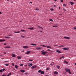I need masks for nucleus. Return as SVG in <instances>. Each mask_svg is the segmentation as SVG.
<instances>
[{"label":"nucleus","instance_id":"nucleus-10","mask_svg":"<svg viewBox=\"0 0 76 76\" xmlns=\"http://www.w3.org/2000/svg\"><path fill=\"white\" fill-rule=\"evenodd\" d=\"M54 74H56V75H57V74H58V72L55 71L54 72Z\"/></svg>","mask_w":76,"mask_h":76},{"label":"nucleus","instance_id":"nucleus-2","mask_svg":"<svg viewBox=\"0 0 76 76\" xmlns=\"http://www.w3.org/2000/svg\"><path fill=\"white\" fill-rule=\"evenodd\" d=\"M36 67H37V65L33 66L31 67V69H33L34 68H36Z\"/></svg>","mask_w":76,"mask_h":76},{"label":"nucleus","instance_id":"nucleus-22","mask_svg":"<svg viewBox=\"0 0 76 76\" xmlns=\"http://www.w3.org/2000/svg\"><path fill=\"white\" fill-rule=\"evenodd\" d=\"M70 3L71 4V5H73V4H74V3L73 2H70Z\"/></svg>","mask_w":76,"mask_h":76},{"label":"nucleus","instance_id":"nucleus-44","mask_svg":"<svg viewBox=\"0 0 76 76\" xmlns=\"http://www.w3.org/2000/svg\"><path fill=\"white\" fill-rule=\"evenodd\" d=\"M36 10H39V9H37V8H36Z\"/></svg>","mask_w":76,"mask_h":76},{"label":"nucleus","instance_id":"nucleus-58","mask_svg":"<svg viewBox=\"0 0 76 76\" xmlns=\"http://www.w3.org/2000/svg\"><path fill=\"white\" fill-rule=\"evenodd\" d=\"M40 28H41L42 29H43V28H42V27H41Z\"/></svg>","mask_w":76,"mask_h":76},{"label":"nucleus","instance_id":"nucleus-3","mask_svg":"<svg viewBox=\"0 0 76 76\" xmlns=\"http://www.w3.org/2000/svg\"><path fill=\"white\" fill-rule=\"evenodd\" d=\"M69 49V48H63V49L64 50H68Z\"/></svg>","mask_w":76,"mask_h":76},{"label":"nucleus","instance_id":"nucleus-35","mask_svg":"<svg viewBox=\"0 0 76 76\" xmlns=\"http://www.w3.org/2000/svg\"><path fill=\"white\" fill-rule=\"evenodd\" d=\"M50 10H51V11H53L54 10L53 9V8H51L50 9Z\"/></svg>","mask_w":76,"mask_h":76},{"label":"nucleus","instance_id":"nucleus-33","mask_svg":"<svg viewBox=\"0 0 76 76\" xmlns=\"http://www.w3.org/2000/svg\"><path fill=\"white\" fill-rule=\"evenodd\" d=\"M0 73H2L3 72V70L2 69L0 70Z\"/></svg>","mask_w":76,"mask_h":76},{"label":"nucleus","instance_id":"nucleus-14","mask_svg":"<svg viewBox=\"0 0 76 76\" xmlns=\"http://www.w3.org/2000/svg\"><path fill=\"white\" fill-rule=\"evenodd\" d=\"M17 58H18V59H20L21 58H22V57H21V56H18L17 57Z\"/></svg>","mask_w":76,"mask_h":76},{"label":"nucleus","instance_id":"nucleus-59","mask_svg":"<svg viewBox=\"0 0 76 76\" xmlns=\"http://www.w3.org/2000/svg\"><path fill=\"white\" fill-rule=\"evenodd\" d=\"M30 3H31V4H32V2H30Z\"/></svg>","mask_w":76,"mask_h":76},{"label":"nucleus","instance_id":"nucleus-54","mask_svg":"<svg viewBox=\"0 0 76 76\" xmlns=\"http://www.w3.org/2000/svg\"><path fill=\"white\" fill-rule=\"evenodd\" d=\"M41 27H40L39 26L38 27V28H41Z\"/></svg>","mask_w":76,"mask_h":76},{"label":"nucleus","instance_id":"nucleus-27","mask_svg":"<svg viewBox=\"0 0 76 76\" xmlns=\"http://www.w3.org/2000/svg\"><path fill=\"white\" fill-rule=\"evenodd\" d=\"M46 47H47V48H51V46H47Z\"/></svg>","mask_w":76,"mask_h":76},{"label":"nucleus","instance_id":"nucleus-55","mask_svg":"<svg viewBox=\"0 0 76 76\" xmlns=\"http://www.w3.org/2000/svg\"><path fill=\"white\" fill-rule=\"evenodd\" d=\"M2 14V13H1V12H0V14Z\"/></svg>","mask_w":76,"mask_h":76},{"label":"nucleus","instance_id":"nucleus-31","mask_svg":"<svg viewBox=\"0 0 76 76\" xmlns=\"http://www.w3.org/2000/svg\"><path fill=\"white\" fill-rule=\"evenodd\" d=\"M66 6H67V4H63V6H64V7H65Z\"/></svg>","mask_w":76,"mask_h":76},{"label":"nucleus","instance_id":"nucleus-13","mask_svg":"<svg viewBox=\"0 0 76 76\" xmlns=\"http://www.w3.org/2000/svg\"><path fill=\"white\" fill-rule=\"evenodd\" d=\"M36 50H41V48H36Z\"/></svg>","mask_w":76,"mask_h":76},{"label":"nucleus","instance_id":"nucleus-1","mask_svg":"<svg viewBox=\"0 0 76 76\" xmlns=\"http://www.w3.org/2000/svg\"><path fill=\"white\" fill-rule=\"evenodd\" d=\"M65 70L66 72H68L69 74H71V72H70V70L69 69H65Z\"/></svg>","mask_w":76,"mask_h":76},{"label":"nucleus","instance_id":"nucleus-21","mask_svg":"<svg viewBox=\"0 0 76 76\" xmlns=\"http://www.w3.org/2000/svg\"><path fill=\"white\" fill-rule=\"evenodd\" d=\"M15 67L16 69H18V66L17 65H15Z\"/></svg>","mask_w":76,"mask_h":76},{"label":"nucleus","instance_id":"nucleus-56","mask_svg":"<svg viewBox=\"0 0 76 76\" xmlns=\"http://www.w3.org/2000/svg\"><path fill=\"white\" fill-rule=\"evenodd\" d=\"M54 7H56V5H54Z\"/></svg>","mask_w":76,"mask_h":76},{"label":"nucleus","instance_id":"nucleus-57","mask_svg":"<svg viewBox=\"0 0 76 76\" xmlns=\"http://www.w3.org/2000/svg\"><path fill=\"white\" fill-rule=\"evenodd\" d=\"M45 76H48V75H46Z\"/></svg>","mask_w":76,"mask_h":76},{"label":"nucleus","instance_id":"nucleus-30","mask_svg":"<svg viewBox=\"0 0 76 76\" xmlns=\"http://www.w3.org/2000/svg\"><path fill=\"white\" fill-rule=\"evenodd\" d=\"M64 47V45H61V46H59V47Z\"/></svg>","mask_w":76,"mask_h":76},{"label":"nucleus","instance_id":"nucleus-64","mask_svg":"<svg viewBox=\"0 0 76 76\" xmlns=\"http://www.w3.org/2000/svg\"><path fill=\"white\" fill-rule=\"evenodd\" d=\"M42 32V31H40V32Z\"/></svg>","mask_w":76,"mask_h":76},{"label":"nucleus","instance_id":"nucleus-32","mask_svg":"<svg viewBox=\"0 0 76 76\" xmlns=\"http://www.w3.org/2000/svg\"><path fill=\"white\" fill-rule=\"evenodd\" d=\"M41 71H42L40 69L38 71V73H40V72H41Z\"/></svg>","mask_w":76,"mask_h":76},{"label":"nucleus","instance_id":"nucleus-60","mask_svg":"<svg viewBox=\"0 0 76 76\" xmlns=\"http://www.w3.org/2000/svg\"><path fill=\"white\" fill-rule=\"evenodd\" d=\"M75 65L76 66V62L75 63Z\"/></svg>","mask_w":76,"mask_h":76},{"label":"nucleus","instance_id":"nucleus-4","mask_svg":"<svg viewBox=\"0 0 76 76\" xmlns=\"http://www.w3.org/2000/svg\"><path fill=\"white\" fill-rule=\"evenodd\" d=\"M23 48L27 49V48H28V47L26 46H23Z\"/></svg>","mask_w":76,"mask_h":76},{"label":"nucleus","instance_id":"nucleus-38","mask_svg":"<svg viewBox=\"0 0 76 76\" xmlns=\"http://www.w3.org/2000/svg\"><path fill=\"white\" fill-rule=\"evenodd\" d=\"M46 70H50V68H47L46 69Z\"/></svg>","mask_w":76,"mask_h":76},{"label":"nucleus","instance_id":"nucleus-23","mask_svg":"<svg viewBox=\"0 0 76 76\" xmlns=\"http://www.w3.org/2000/svg\"><path fill=\"white\" fill-rule=\"evenodd\" d=\"M64 58V56H62V57H59L60 59H61V58Z\"/></svg>","mask_w":76,"mask_h":76},{"label":"nucleus","instance_id":"nucleus-47","mask_svg":"<svg viewBox=\"0 0 76 76\" xmlns=\"http://www.w3.org/2000/svg\"><path fill=\"white\" fill-rule=\"evenodd\" d=\"M21 31H22V32H23V31H25V30H21Z\"/></svg>","mask_w":76,"mask_h":76},{"label":"nucleus","instance_id":"nucleus-11","mask_svg":"<svg viewBox=\"0 0 76 76\" xmlns=\"http://www.w3.org/2000/svg\"><path fill=\"white\" fill-rule=\"evenodd\" d=\"M64 38L65 39H70V37H64Z\"/></svg>","mask_w":76,"mask_h":76},{"label":"nucleus","instance_id":"nucleus-20","mask_svg":"<svg viewBox=\"0 0 76 76\" xmlns=\"http://www.w3.org/2000/svg\"><path fill=\"white\" fill-rule=\"evenodd\" d=\"M33 65L31 63L30 64V65H28V67H31V66H32Z\"/></svg>","mask_w":76,"mask_h":76},{"label":"nucleus","instance_id":"nucleus-6","mask_svg":"<svg viewBox=\"0 0 76 76\" xmlns=\"http://www.w3.org/2000/svg\"><path fill=\"white\" fill-rule=\"evenodd\" d=\"M11 47L10 46H6L4 48H10Z\"/></svg>","mask_w":76,"mask_h":76},{"label":"nucleus","instance_id":"nucleus-52","mask_svg":"<svg viewBox=\"0 0 76 76\" xmlns=\"http://www.w3.org/2000/svg\"><path fill=\"white\" fill-rule=\"evenodd\" d=\"M63 10H64V11H66V10L64 9Z\"/></svg>","mask_w":76,"mask_h":76},{"label":"nucleus","instance_id":"nucleus-34","mask_svg":"<svg viewBox=\"0 0 76 76\" xmlns=\"http://www.w3.org/2000/svg\"><path fill=\"white\" fill-rule=\"evenodd\" d=\"M5 38H10V37H6Z\"/></svg>","mask_w":76,"mask_h":76},{"label":"nucleus","instance_id":"nucleus-28","mask_svg":"<svg viewBox=\"0 0 76 76\" xmlns=\"http://www.w3.org/2000/svg\"><path fill=\"white\" fill-rule=\"evenodd\" d=\"M50 21L51 22H53V19H50Z\"/></svg>","mask_w":76,"mask_h":76},{"label":"nucleus","instance_id":"nucleus-42","mask_svg":"<svg viewBox=\"0 0 76 76\" xmlns=\"http://www.w3.org/2000/svg\"><path fill=\"white\" fill-rule=\"evenodd\" d=\"M6 70V69H5V68H3V71H4V70Z\"/></svg>","mask_w":76,"mask_h":76},{"label":"nucleus","instance_id":"nucleus-24","mask_svg":"<svg viewBox=\"0 0 76 76\" xmlns=\"http://www.w3.org/2000/svg\"><path fill=\"white\" fill-rule=\"evenodd\" d=\"M28 61H33V60H31V59L29 58L28 59Z\"/></svg>","mask_w":76,"mask_h":76},{"label":"nucleus","instance_id":"nucleus-63","mask_svg":"<svg viewBox=\"0 0 76 76\" xmlns=\"http://www.w3.org/2000/svg\"><path fill=\"white\" fill-rule=\"evenodd\" d=\"M54 1H56L57 0H54Z\"/></svg>","mask_w":76,"mask_h":76},{"label":"nucleus","instance_id":"nucleus-49","mask_svg":"<svg viewBox=\"0 0 76 76\" xmlns=\"http://www.w3.org/2000/svg\"><path fill=\"white\" fill-rule=\"evenodd\" d=\"M4 54H6V52H4L3 53Z\"/></svg>","mask_w":76,"mask_h":76},{"label":"nucleus","instance_id":"nucleus-45","mask_svg":"<svg viewBox=\"0 0 76 76\" xmlns=\"http://www.w3.org/2000/svg\"><path fill=\"white\" fill-rule=\"evenodd\" d=\"M53 27H56V28H57V26H53Z\"/></svg>","mask_w":76,"mask_h":76},{"label":"nucleus","instance_id":"nucleus-41","mask_svg":"<svg viewBox=\"0 0 76 76\" xmlns=\"http://www.w3.org/2000/svg\"><path fill=\"white\" fill-rule=\"evenodd\" d=\"M48 51H51V50H50V49H48Z\"/></svg>","mask_w":76,"mask_h":76},{"label":"nucleus","instance_id":"nucleus-46","mask_svg":"<svg viewBox=\"0 0 76 76\" xmlns=\"http://www.w3.org/2000/svg\"><path fill=\"white\" fill-rule=\"evenodd\" d=\"M21 37H23V38H25V37L22 36V35L21 36Z\"/></svg>","mask_w":76,"mask_h":76},{"label":"nucleus","instance_id":"nucleus-37","mask_svg":"<svg viewBox=\"0 0 76 76\" xmlns=\"http://www.w3.org/2000/svg\"><path fill=\"white\" fill-rule=\"evenodd\" d=\"M12 66H15V64L13 63H12Z\"/></svg>","mask_w":76,"mask_h":76},{"label":"nucleus","instance_id":"nucleus-51","mask_svg":"<svg viewBox=\"0 0 76 76\" xmlns=\"http://www.w3.org/2000/svg\"><path fill=\"white\" fill-rule=\"evenodd\" d=\"M74 29H75V30H76V27H74Z\"/></svg>","mask_w":76,"mask_h":76},{"label":"nucleus","instance_id":"nucleus-15","mask_svg":"<svg viewBox=\"0 0 76 76\" xmlns=\"http://www.w3.org/2000/svg\"><path fill=\"white\" fill-rule=\"evenodd\" d=\"M64 63H66V64H68V63H69V62L66 61V60H65L64 61Z\"/></svg>","mask_w":76,"mask_h":76},{"label":"nucleus","instance_id":"nucleus-48","mask_svg":"<svg viewBox=\"0 0 76 76\" xmlns=\"http://www.w3.org/2000/svg\"><path fill=\"white\" fill-rule=\"evenodd\" d=\"M2 76H6V75H2Z\"/></svg>","mask_w":76,"mask_h":76},{"label":"nucleus","instance_id":"nucleus-43","mask_svg":"<svg viewBox=\"0 0 76 76\" xmlns=\"http://www.w3.org/2000/svg\"><path fill=\"white\" fill-rule=\"evenodd\" d=\"M61 1L62 3H63V0H61Z\"/></svg>","mask_w":76,"mask_h":76},{"label":"nucleus","instance_id":"nucleus-29","mask_svg":"<svg viewBox=\"0 0 76 76\" xmlns=\"http://www.w3.org/2000/svg\"><path fill=\"white\" fill-rule=\"evenodd\" d=\"M15 33H16L17 34H18V33H20V31H17V32L15 31Z\"/></svg>","mask_w":76,"mask_h":76},{"label":"nucleus","instance_id":"nucleus-5","mask_svg":"<svg viewBox=\"0 0 76 76\" xmlns=\"http://www.w3.org/2000/svg\"><path fill=\"white\" fill-rule=\"evenodd\" d=\"M20 72H21V73H24V72H25V71L24 70L21 69L20 70Z\"/></svg>","mask_w":76,"mask_h":76},{"label":"nucleus","instance_id":"nucleus-18","mask_svg":"<svg viewBox=\"0 0 76 76\" xmlns=\"http://www.w3.org/2000/svg\"><path fill=\"white\" fill-rule=\"evenodd\" d=\"M46 53H47L45 52H43L41 54H43V55H45V54H46Z\"/></svg>","mask_w":76,"mask_h":76},{"label":"nucleus","instance_id":"nucleus-61","mask_svg":"<svg viewBox=\"0 0 76 76\" xmlns=\"http://www.w3.org/2000/svg\"><path fill=\"white\" fill-rule=\"evenodd\" d=\"M59 9H61V8L60 7H59Z\"/></svg>","mask_w":76,"mask_h":76},{"label":"nucleus","instance_id":"nucleus-40","mask_svg":"<svg viewBox=\"0 0 76 76\" xmlns=\"http://www.w3.org/2000/svg\"><path fill=\"white\" fill-rule=\"evenodd\" d=\"M28 72H26L25 73V75H28Z\"/></svg>","mask_w":76,"mask_h":76},{"label":"nucleus","instance_id":"nucleus-26","mask_svg":"<svg viewBox=\"0 0 76 76\" xmlns=\"http://www.w3.org/2000/svg\"><path fill=\"white\" fill-rule=\"evenodd\" d=\"M41 45V46H42V47H47V45Z\"/></svg>","mask_w":76,"mask_h":76},{"label":"nucleus","instance_id":"nucleus-25","mask_svg":"<svg viewBox=\"0 0 76 76\" xmlns=\"http://www.w3.org/2000/svg\"><path fill=\"white\" fill-rule=\"evenodd\" d=\"M31 45H37L33 43V44H31Z\"/></svg>","mask_w":76,"mask_h":76},{"label":"nucleus","instance_id":"nucleus-9","mask_svg":"<svg viewBox=\"0 0 76 76\" xmlns=\"http://www.w3.org/2000/svg\"><path fill=\"white\" fill-rule=\"evenodd\" d=\"M30 53H31V52H30V51H28L27 52V53H26V54H29Z\"/></svg>","mask_w":76,"mask_h":76},{"label":"nucleus","instance_id":"nucleus-7","mask_svg":"<svg viewBox=\"0 0 76 76\" xmlns=\"http://www.w3.org/2000/svg\"><path fill=\"white\" fill-rule=\"evenodd\" d=\"M28 29H30V30H33V29H34V27L28 28Z\"/></svg>","mask_w":76,"mask_h":76},{"label":"nucleus","instance_id":"nucleus-39","mask_svg":"<svg viewBox=\"0 0 76 76\" xmlns=\"http://www.w3.org/2000/svg\"><path fill=\"white\" fill-rule=\"evenodd\" d=\"M20 66H23V64H21L20 65Z\"/></svg>","mask_w":76,"mask_h":76},{"label":"nucleus","instance_id":"nucleus-36","mask_svg":"<svg viewBox=\"0 0 76 76\" xmlns=\"http://www.w3.org/2000/svg\"><path fill=\"white\" fill-rule=\"evenodd\" d=\"M9 64H5V66H9Z\"/></svg>","mask_w":76,"mask_h":76},{"label":"nucleus","instance_id":"nucleus-12","mask_svg":"<svg viewBox=\"0 0 76 76\" xmlns=\"http://www.w3.org/2000/svg\"><path fill=\"white\" fill-rule=\"evenodd\" d=\"M12 57H16V55H15V54H12Z\"/></svg>","mask_w":76,"mask_h":76},{"label":"nucleus","instance_id":"nucleus-53","mask_svg":"<svg viewBox=\"0 0 76 76\" xmlns=\"http://www.w3.org/2000/svg\"><path fill=\"white\" fill-rule=\"evenodd\" d=\"M27 65H25V67H27Z\"/></svg>","mask_w":76,"mask_h":76},{"label":"nucleus","instance_id":"nucleus-8","mask_svg":"<svg viewBox=\"0 0 76 76\" xmlns=\"http://www.w3.org/2000/svg\"><path fill=\"white\" fill-rule=\"evenodd\" d=\"M44 73H45V72L43 71H41V72H40V74L41 75H42V74H44Z\"/></svg>","mask_w":76,"mask_h":76},{"label":"nucleus","instance_id":"nucleus-19","mask_svg":"<svg viewBox=\"0 0 76 76\" xmlns=\"http://www.w3.org/2000/svg\"><path fill=\"white\" fill-rule=\"evenodd\" d=\"M5 40L4 39H1L0 40V42H3V41H5Z\"/></svg>","mask_w":76,"mask_h":76},{"label":"nucleus","instance_id":"nucleus-50","mask_svg":"<svg viewBox=\"0 0 76 76\" xmlns=\"http://www.w3.org/2000/svg\"><path fill=\"white\" fill-rule=\"evenodd\" d=\"M4 45H6V43H4Z\"/></svg>","mask_w":76,"mask_h":76},{"label":"nucleus","instance_id":"nucleus-17","mask_svg":"<svg viewBox=\"0 0 76 76\" xmlns=\"http://www.w3.org/2000/svg\"><path fill=\"white\" fill-rule=\"evenodd\" d=\"M56 67L58 69H60V66L59 65H57L56 66Z\"/></svg>","mask_w":76,"mask_h":76},{"label":"nucleus","instance_id":"nucleus-62","mask_svg":"<svg viewBox=\"0 0 76 76\" xmlns=\"http://www.w3.org/2000/svg\"><path fill=\"white\" fill-rule=\"evenodd\" d=\"M44 51V50H42V52H43V51Z\"/></svg>","mask_w":76,"mask_h":76},{"label":"nucleus","instance_id":"nucleus-16","mask_svg":"<svg viewBox=\"0 0 76 76\" xmlns=\"http://www.w3.org/2000/svg\"><path fill=\"white\" fill-rule=\"evenodd\" d=\"M56 51L57 53H61V52H60L59 50H57Z\"/></svg>","mask_w":76,"mask_h":76}]
</instances>
